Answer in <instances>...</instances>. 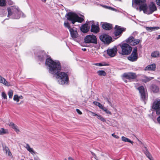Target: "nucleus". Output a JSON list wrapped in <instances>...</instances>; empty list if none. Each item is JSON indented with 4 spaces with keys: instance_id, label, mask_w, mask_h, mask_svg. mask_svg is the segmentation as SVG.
Returning a JSON list of instances; mask_svg holds the SVG:
<instances>
[{
    "instance_id": "nucleus-42",
    "label": "nucleus",
    "mask_w": 160,
    "mask_h": 160,
    "mask_svg": "<svg viewBox=\"0 0 160 160\" xmlns=\"http://www.w3.org/2000/svg\"><path fill=\"white\" fill-rule=\"evenodd\" d=\"M91 152L92 155L97 160H99V158L94 153L92 152Z\"/></svg>"
},
{
    "instance_id": "nucleus-35",
    "label": "nucleus",
    "mask_w": 160,
    "mask_h": 160,
    "mask_svg": "<svg viewBox=\"0 0 160 160\" xmlns=\"http://www.w3.org/2000/svg\"><path fill=\"white\" fill-rule=\"evenodd\" d=\"M13 91L12 90H9L8 92V95L10 98H11L13 96Z\"/></svg>"
},
{
    "instance_id": "nucleus-8",
    "label": "nucleus",
    "mask_w": 160,
    "mask_h": 160,
    "mask_svg": "<svg viewBox=\"0 0 160 160\" xmlns=\"http://www.w3.org/2000/svg\"><path fill=\"white\" fill-rule=\"evenodd\" d=\"M137 52V48L135 47L133 48L131 54L128 57V59L132 62L136 61L138 58Z\"/></svg>"
},
{
    "instance_id": "nucleus-20",
    "label": "nucleus",
    "mask_w": 160,
    "mask_h": 160,
    "mask_svg": "<svg viewBox=\"0 0 160 160\" xmlns=\"http://www.w3.org/2000/svg\"><path fill=\"white\" fill-rule=\"evenodd\" d=\"M25 148L27 149V150L32 155H34L36 153L35 151L33 150V149L31 148L30 145L28 144H26V146H25Z\"/></svg>"
},
{
    "instance_id": "nucleus-21",
    "label": "nucleus",
    "mask_w": 160,
    "mask_h": 160,
    "mask_svg": "<svg viewBox=\"0 0 160 160\" xmlns=\"http://www.w3.org/2000/svg\"><path fill=\"white\" fill-rule=\"evenodd\" d=\"M90 27L88 24H85L81 28V31L84 33L87 32L89 30Z\"/></svg>"
},
{
    "instance_id": "nucleus-51",
    "label": "nucleus",
    "mask_w": 160,
    "mask_h": 160,
    "mask_svg": "<svg viewBox=\"0 0 160 160\" xmlns=\"http://www.w3.org/2000/svg\"><path fill=\"white\" fill-rule=\"evenodd\" d=\"M82 50L84 51H86V48H82Z\"/></svg>"
},
{
    "instance_id": "nucleus-59",
    "label": "nucleus",
    "mask_w": 160,
    "mask_h": 160,
    "mask_svg": "<svg viewBox=\"0 0 160 160\" xmlns=\"http://www.w3.org/2000/svg\"><path fill=\"white\" fill-rule=\"evenodd\" d=\"M65 160H66V159H65Z\"/></svg>"
},
{
    "instance_id": "nucleus-5",
    "label": "nucleus",
    "mask_w": 160,
    "mask_h": 160,
    "mask_svg": "<svg viewBox=\"0 0 160 160\" xmlns=\"http://www.w3.org/2000/svg\"><path fill=\"white\" fill-rule=\"evenodd\" d=\"M146 7L145 8L143 9L142 11L144 13L147 14H152L157 10L155 4L153 2L150 3L148 7L146 4Z\"/></svg>"
},
{
    "instance_id": "nucleus-3",
    "label": "nucleus",
    "mask_w": 160,
    "mask_h": 160,
    "mask_svg": "<svg viewBox=\"0 0 160 160\" xmlns=\"http://www.w3.org/2000/svg\"><path fill=\"white\" fill-rule=\"evenodd\" d=\"M82 17H79L76 13L73 12H68L67 15V19L71 22L72 24H74L76 22L81 23L83 21L84 19L82 17L84 16H82Z\"/></svg>"
},
{
    "instance_id": "nucleus-41",
    "label": "nucleus",
    "mask_w": 160,
    "mask_h": 160,
    "mask_svg": "<svg viewBox=\"0 0 160 160\" xmlns=\"http://www.w3.org/2000/svg\"><path fill=\"white\" fill-rule=\"evenodd\" d=\"M64 26L66 27L69 30H70V29H71L72 28H70V26L69 25V24L68 22H65L64 23Z\"/></svg>"
},
{
    "instance_id": "nucleus-23",
    "label": "nucleus",
    "mask_w": 160,
    "mask_h": 160,
    "mask_svg": "<svg viewBox=\"0 0 160 160\" xmlns=\"http://www.w3.org/2000/svg\"><path fill=\"white\" fill-rule=\"evenodd\" d=\"M9 125L17 133H18L20 132V130L18 127L12 122H10Z\"/></svg>"
},
{
    "instance_id": "nucleus-57",
    "label": "nucleus",
    "mask_w": 160,
    "mask_h": 160,
    "mask_svg": "<svg viewBox=\"0 0 160 160\" xmlns=\"http://www.w3.org/2000/svg\"><path fill=\"white\" fill-rule=\"evenodd\" d=\"M153 160L152 159H151V160Z\"/></svg>"
},
{
    "instance_id": "nucleus-25",
    "label": "nucleus",
    "mask_w": 160,
    "mask_h": 160,
    "mask_svg": "<svg viewBox=\"0 0 160 160\" xmlns=\"http://www.w3.org/2000/svg\"><path fill=\"white\" fill-rule=\"evenodd\" d=\"M152 91L155 93L158 92L159 91V88L156 85H152L151 87Z\"/></svg>"
},
{
    "instance_id": "nucleus-49",
    "label": "nucleus",
    "mask_w": 160,
    "mask_h": 160,
    "mask_svg": "<svg viewBox=\"0 0 160 160\" xmlns=\"http://www.w3.org/2000/svg\"><path fill=\"white\" fill-rule=\"evenodd\" d=\"M68 160H73V159L72 158L69 157L68 158Z\"/></svg>"
},
{
    "instance_id": "nucleus-46",
    "label": "nucleus",
    "mask_w": 160,
    "mask_h": 160,
    "mask_svg": "<svg viewBox=\"0 0 160 160\" xmlns=\"http://www.w3.org/2000/svg\"><path fill=\"white\" fill-rule=\"evenodd\" d=\"M77 113L80 114V115H81L82 114V112L78 109H77L76 110Z\"/></svg>"
},
{
    "instance_id": "nucleus-55",
    "label": "nucleus",
    "mask_w": 160,
    "mask_h": 160,
    "mask_svg": "<svg viewBox=\"0 0 160 160\" xmlns=\"http://www.w3.org/2000/svg\"><path fill=\"white\" fill-rule=\"evenodd\" d=\"M44 2H45V1H46V0H44Z\"/></svg>"
},
{
    "instance_id": "nucleus-1",
    "label": "nucleus",
    "mask_w": 160,
    "mask_h": 160,
    "mask_svg": "<svg viewBox=\"0 0 160 160\" xmlns=\"http://www.w3.org/2000/svg\"><path fill=\"white\" fill-rule=\"evenodd\" d=\"M46 64L49 67V72L53 75H56V78L59 84L66 85L68 83V75L63 72H60L61 67L59 62L54 61L51 58H48L46 61Z\"/></svg>"
},
{
    "instance_id": "nucleus-45",
    "label": "nucleus",
    "mask_w": 160,
    "mask_h": 160,
    "mask_svg": "<svg viewBox=\"0 0 160 160\" xmlns=\"http://www.w3.org/2000/svg\"><path fill=\"white\" fill-rule=\"evenodd\" d=\"M6 151L7 152H8V154L9 155H10L11 154V153L10 152L9 150H8V148H6Z\"/></svg>"
},
{
    "instance_id": "nucleus-39",
    "label": "nucleus",
    "mask_w": 160,
    "mask_h": 160,
    "mask_svg": "<svg viewBox=\"0 0 160 160\" xmlns=\"http://www.w3.org/2000/svg\"><path fill=\"white\" fill-rule=\"evenodd\" d=\"M105 100L107 101V102H108L109 104L112 107H113V105L112 103V102L110 101V99H108V98H106L105 99Z\"/></svg>"
},
{
    "instance_id": "nucleus-9",
    "label": "nucleus",
    "mask_w": 160,
    "mask_h": 160,
    "mask_svg": "<svg viewBox=\"0 0 160 160\" xmlns=\"http://www.w3.org/2000/svg\"><path fill=\"white\" fill-rule=\"evenodd\" d=\"M126 42L131 45L135 46L140 42V40L139 39H135L133 37L131 36L126 40Z\"/></svg>"
},
{
    "instance_id": "nucleus-13",
    "label": "nucleus",
    "mask_w": 160,
    "mask_h": 160,
    "mask_svg": "<svg viewBox=\"0 0 160 160\" xmlns=\"http://www.w3.org/2000/svg\"><path fill=\"white\" fill-rule=\"evenodd\" d=\"M117 52V48L114 47L112 48L108 49L107 50V53L108 55L111 57H114Z\"/></svg>"
},
{
    "instance_id": "nucleus-50",
    "label": "nucleus",
    "mask_w": 160,
    "mask_h": 160,
    "mask_svg": "<svg viewBox=\"0 0 160 160\" xmlns=\"http://www.w3.org/2000/svg\"><path fill=\"white\" fill-rule=\"evenodd\" d=\"M160 39V35H159L158 37L157 38V39Z\"/></svg>"
},
{
    "instance_id": "nucleus-19",
    "label": "nucleus",
    "mask_w": 160,
    "mask_h": 160,
    "mask_svg": "<svg viewBox=\"0 0 160 160\" xmlns=\"http://www.w3.org/2000/svg\"><path fill=\"white\" fill-rule=\"evenodd\" d=\"M156 68V64L153 63L152 64L148 65L146 67L144 68L145 71L149 70V71H155Z\"/></svg>"
},
{
    "instance_id": "nucleus-30",
    "label": "nucleus",
    "mask_w": 160,
    "mask_h": 160,
    "mask_svg": "<svg viewBox=\"0 0 160 160\" xmlns=\"http://www.w3.org/2000/svg\"><path fill=\"white\" fill-rule=\"evenodd\" d=\"M122 140L124 142H130L132 144L133 143V142L131 141L129 139H128L127 138H126L124 136H122L121 137Z\"/></svg>"
},
{
    "instance_id": "nucleus-24",
    "label": "nucleus",
    "mask_w": 160,
    "mask_h": 160,
    "mask_svg": "<svg viewBox=\"0 0 160 160\" xmlns=\"http://www.w3.org/2000/svg\"><path fill=\"white\" fill-rule=\"evenodd\" d=\"M102 27L105 29L107 30H110L112 28V25L110 24L105 23L102 25Z\"/></svg>"
},
{
    "instance_id": "nucleus-17",
    "label": "nucleus",
    "mask_w": 160,
    "mask_h": 160,
    "mask_svg": "<svg viewBox=\"0 0 160 160\" xmlns=\"http://www.w3.org/2000/svg\"><path fill=\"white\" fill-rule=\"evenodd\" d=\"M0 83L2 84L7 87L12 86V84L10 82L8 81L5 78L2 77L1 75H0Z\"/></svg>"
},
{
    "instance_id": "nucleus-6",
    "label": "nucleus",
    "mask_w": 160,
    "mask_h": 160,
    "mask_svg": "<svg viewBox=\"0 0 160 160\" xmlns=\"http://www.w3.org/2000/svg\"><path fill=\"white\" fill-rule=\"evenodd\" d=\"M122 49L121 54L123 55H128L131 52L132 48L128 44L123 43L120 45Z\"/></svg>"
},
{
    "instance_id": "nucleus-47",
    "label": "nucleus",
    "mask_w": 160,
    "mask_h": 160,
    "mask_svg": "<svg viewBox=\"0 0 160 160\" xmlns=\"http://www.w3.org/2000/svg\"><path fill=\"white\" fill-rule=\"evenodd\" d=\"M156 2L157 5L160 6V0H156Z\"/></svg>"
},
{
    "instance_id": "nucleus-43",
    "label": "nucleus",
    "mask_w": 160,
    "mask_h": 160,
    "mask_svg": "<svg viewBox=\"0 0 160 160\" xmlns=\"http://www.w3.org/2000/svg\"><path fill=\"white\" fill-rule=\"evenodd\" d=\"M89 112L91 113V115L93 116H97L98 114L92 112V111H89Z\"/></svg>"
},
{
    "instance_id": "nucleus-12",
    "label": "nucleus",
    "mask_w": 160,
    "mask_h": 160,
    "mask_svg": "<svg viewBox=\"0 0 160 160\" xmlns=\"http://www.w3.org/2000/svg\"><path fill=\"white\" fill-rule=\"evenodd\" d=\"M152 108L156 111L157 114H160V100L155 101L153 102Z\"/></svg>"
},
{
    "instance_id": "nucleus-54",
    "label": "nucleus",
    "mask_w": 160,
    "mask_h": 160,
    "mask_svg": "<svg viewBox=\"0 0 160 160\" xmlns=\"http://www.w3.org/2000/svg\"><path fill=\"white\" fill-rule=\"evenodd\" d=\"M125 81V82H127L125 80V81Z\"/></svg>"
},
{
    "instance_id": "nucleus-7",
    "label": "nucleus",
    "mask_w": 160,
    "mask_h": 160,
    "mask_svg": "<svg viewBox=\"0 0 160 160\" xmlns=\"http://www.w3.org/2000/svg\"><path fill=\"white\" fill-rule=\"evenodd\" d=\"M84 41L86 43H97L96 37L93 35L87 36L84 38Z\"/></svg>"
},
{
    "instance_id": "nucleus-38",
    "label": "nucleus",
    "mask_w": 160,
    "mask_h": 160,
    "mask_svg": "<svg viewBox=\"0 0 160 160\" xmlns=\"http://www.w3.org/2000/svg\"><path fill=\"white\" fill-rule=\"evenodd\" d=\"M94 65H96L98 66H108V64H103L102 63H96L94 64Z\"/></svg>"
},
{
    "instance_id": "nucleus-34",
    "label": "nucleus",
    "mask_w": 160,
    "mask_h": 160,
    "mask_svg": "<svg viewBox=\"0 0 160 160\" xmlns=\"http://www.w3.org/2000/svg\"><path fill=\"white\" fill-rule=\"evenodd\" d=\"M93 103L96 106L98 107L101 109L103 106L101 104L100 102H94Z\"/></svg>"
},
{
    "instance_id": "nucleus-14",
    "label": "nucleus",
    "mask_w": 160,
    "mask_h": 160,
    "mask_svg": "<svg viewBox=\"0 0 160 160\" xmlns=\"http://www.w3.org/2000/svg\"><path fill=\"white\" fill-rule=\"evenodd\" d=\"M123 77L124 78L128 79L129 80L133 79L136 78L137 76L135 73L133 72H128L124 73L123 74Z\"/></svg>"
},
{
    "instance_id": "nucleus-33",
    "label": "nucleus",
    "mask_w": 160,
    "mask_h": 160,
    "mask_svg": "<svg viewBox=\"0 0 160 160\" xmlns=\"http://www.w3.org/2000/svg\"><path fill=\"white\" fill-rule=\"evenodd\" d=\"M97 118L102 122H106V120L105 118L103 117L101 115L98 114L97 116Z\"/></svg>"
},
{
    "instance_id": "nucleus-26",
    "label": "nucleus",
    "mask_w": 160,
    "mask_h": 160,
    "mask_svg": "<svg viewBox=\"0 0 160 160\" xmlns=\"http://www.w3.org/2000/svg\"><path fill=\"white\" fill-rule=\"evenodd\" d=\"M23 97L22 95L18 96V95L16 94L14 95L13 96V99L14 101H16L17 102H18L20 99H22Z\"/></svg>"
},
{
    "instance_id": "nucleus-18",
    "label": "nucleus",
    "mask_w": 160,
    "mask_h": 160,
    "mask_svg": "<svg viewBox=\"0 0 160 160\" xmlns=\"http://www.w3.org/2000/svg\"><path fill=\"white\" fill-rule=\"evenodd\" d=\"M92 23L91 26V31L92 32H93L96 33H97L99 31V28L98 26L97 25H95L93 21H90Z\"/></svg>"
},
{
    "instance_id": "nucleus-10",
    "label": "nucleus",
    "mask_w": 160,
    "mask_h": 160,
    "mask_svg": "<svg viewBox=\"0 0 160 160\" xmlns=\"http://www.w3.org/2000/svg\"><path fill=\"white\" fill-rule=\"evenodd\" d=\"M100 39L104 43L109 44L112 40L111 37L106 34H103L100 36Z\"/></svg>"
},
{
    "instance_id": "nucleus-27",
    "label": "nucleus",
    "mask_w": 160,
    "mask_h": 160,
    "mask_svg": "<svg viewBox=\"0 0 160 160\" xmlns=\"http://www.w3.org/2000/svg\"><path fill=\"white\" fill-rule=\"evenodd\" d=\"M146 29L147 31L149 32H151L158 30L159 29V28L158 27H146Z\"/></svg>"
},
{
    "instance_id": "nucleus-48",
    "label": "nucleus",
    "mask_w": 160,
    "mask_h": 160,
    "mask_svg": "<svg viewBox=\"0 0 160 160\" xmlns=\"http://www.w3.org/2000/svg\"><path fill=\"white\" fill-rule=\"evenodd\" d=\"M157 119L158 122L160 123V116L157 118Z\"/></svg>"
},
{
    "instance_id": "nucleus-16",
    "label": "nucleus",
    "mask_w": 160,
    "mask_h": 160,
    "mask_svg": "<svg viewBox=\"0 0 160 160\" xmlns=\"http://www.w3.org/2000/svg\"><path fill=\"white\" fill-rule=\"evenodd\" d=\"M69 31L70 32L71 36L73 39H75L78 37V34L76 28L70 29Z\"/></svg>"
},
{
    "instance_id": "nucleus-28",
    "label": "nucleus",
    "mask_w": 160,
    "mask_h": 160,
    "mask_svg": "<svg viewBox=\"0 0 160 160\" xmlns=\"http://www.w3.org/2000/svg\"><path fill=\"white\" fill-rule=\"evenodd\" d=\"M8 133V131L7 129H4V128H0V135H3Z\"/></svg>"
},
{
    "instance_id": "nucleus-53",
    "label": "nucleus",
    "mask_w": 160,
    "mask_h": 160,
    "mask_svg": "<svg viewBox=\"0 0 160 160\" xmlns=\"http://www.w3.org/2000/svg\"><path fill=\"white\" fill-rule=\"evenodd\" d=\"M105 122H106V123H107V124H108V122H107L106 121Z\"/></svg>"
},
{
    "instance_id": "nucleus-29",
    "label": "nucleus",
    "mask_w": 160,
    "mask_h": 160,
    "mask_svg": "<svg viewBox=\"0 0 160 160\" xmlns=\"http://www.w3.org/2000/svg\"><path fill=\"white\" fill-rule=\"evenodd\" d=\"M154 78L153 77H148L147 76H144V78L142 79V81L145 82H149L151 80L153 79Z\"/></svg>"
},
{
    "instance_id": "nucleus-37",
    "label": "nucleus",
    "mask_w": 160,
    "mask_h": 160,
    "mask_svg": "<svg viewBox=\"0 0 160 160\" xmlns=\"http://www.w3.org/2000/svg\"><path fill=\"white\" fill-rule=\"evenodd\" d=\"M6 5L5 0H0V6H4Z\"/></svg>"
},
{
    "instance_id": "nucleus-22",
    "label": "nucleus",
    "mask_w": 160,
    "mask_h": 160,
    "mask_svg": "<svg viewBox=\"0 0 160 160\" xmlns=\"http://www.w3.org/2000/svg\"><path fill=\"white\" fill-rule=\"evenodd\" d=\"M151 57L153 58L160 57V52L157 50L154 51L151 53Z\"/></svg>"
},
{
    "instance_id": "nucleus-32",
    "label": "nucleus",
    "mask_w": 160,
    "mask_h": 160,
    "mask_svg": "<svg viewBox=\"0 0 160 160\" xmlns=\"http://www.w3.org/2000/svg\"><path fill=\"white\" fill-rule=\"evenodd\" d=\"M97 73L99 76H105L106 74V72L103 70H99L97 71Z\"/></svg>"
},
{
    "instance_id": "nucleus-2",
    "label": "nucleus",
    "mask_w": 160,
    "mask_h": 160,
    "mask_svg": "<svg viewBox=\"0 0 160 160\" xmlns=\"http://www.w3.org/2000/svg\"><path fill=\"white\" fill-rule=\"evenodd\" d=\"M8 12V17L12 16L16 19L20 18V15L22 14V17H25V15L21 11H20L18 8L16 6H11L7 8Z\"/></svg>"
},
{
    "instance_id": "nucleus-58",
    "label": "nucleus",
    "mask_w": 160,
    "mask_h": 160,
    "mask_svg": "<svg viewBox=\"0 0 160 160\" xmlns=\"http://www.w3.org/2000/svg\"><path fill=\"white\" fill-rule=\"evenodd\" d=\"M1 146V145L0 144V147Z\"/></svg>"
},
{
    "instance_id": "nucleus-36",
    "label": "nucleus",
    "mask_w": 160,
    "mask_h": 160,
    "mask_svg": "<svg viewBox=\"0 0 160 160\" xmlns=\"http://www.w3.org/2000/svg\"><path fill=\"white\" fill-rule=\"evenodd\" d=\"M145 154L150 160H151V159H152V156L149 153V152L147 150L145 152Z\"/></svg>"
},
{
    "instance_id": "nucleus-4",
    "label": "nucleus",
    "mask_w": 160,
    "mask_h": 160,
    "mask_svg": "<svg viewBox=\"0 0 160 160\" xmlns=\"http://www.w3.org/2000/svg\"><path fill=\"white\" fill-rule=\"evenodd\" d=\"M134 2L136 5H139V7L134 6L133 2L132 3V6L136 8L137 11L141 12L146 7V0H135Z\"/></svg>"
},
{
    "instance_id": "nucleus-52",
    "label": "nucleus",
    "mask_w": 160,
    "mask_h": 160,
    "mask_svg": "<svg viewBox=\"0 0 160 160\" xmlns=\"http://www.w3.org/2000/svg\"><path fill=\"white\" fill-rule=\"evenodd\" d=\"M109 8H110L111 10H114V9L113 8H112L109 7Z\"/></svg>"
},
{
    "instance_id": "nucleus-31",
    "label": "nucleus",
    "mask_w": 160,
    "mask_h": 160,
    "mask_svg": "<svg viewBox=\"0 0 160 160\" xmlns=\"http://www.w3.org/2000/svg\"><path fill=\"white\" fill-rule=\"evenodd\" d=\"M101 109L103 111L105 112L106 114L111 115H112L111 112L107 108L104 107V106Z\"/></svg>"
},
{
    "instance_id": "nucleus-40",
    "label": "nucleus",
    "mask_w": 160,
    "mask_h": 160,
    "mask_svg": "<svg viewBox=\"0 0 160 160\" xmlns=\"http://www.w3.org/2000/svg\"><path fill=\"white\" fill-rule=\"evenodd\" d=\"M1 96L4 99H7V95L4 92H2Z\"/></svg>"
},
{
    "instance_id": "nucleus-56",
    "label": "nucleus",
    "mask_w": 160,
    "mask_h": 160,
    "mask_svg": "<svg viewBox=\"0 0 160 160\" xmlns=\"http://www.w3.org/2000/svg\"><path fill=\"white\" fill-rule=\"evenodd\" d=\"M43 58H43L42 59V60L43 59Z\"/></svg>"
},
{
    "instance_id": "nucleus-11",
    "label": "nucleus",
    "mask_w": 160,
    "mask_h": 160,
    "mask_svg": "<svg viewBox=\"0 0 160 160\" xmlns=\"http://www.w3.org/2000/svg\"><path fill=\"white\" fill-rule=\"evenodd\" d=\"M140 94L141 98L142 100L145 101L147 98L144 88L143 86L139 87L138 88Z\"/></svg>"
},
{
    "instance_id": "nucleus-15",
    "label": "nucleus",
    "mask_w": 160,
    "mask_h": 160,
    "mask_svg": "<svg viewBox=\"0 0 160 160\" xmlns=\"http://www.w3.org/2000/svg\"><path fill=\"white\" fill-rule=\"evenodd\" d=\"M115 29V30L114 33L116 36L120 35L122 32L125 30V29L123 28H121V27L118 26H116Z\"/></svg>"
},
{
    "instance_id": "nucleus-44",
    "label": "nucleus",
    "mask_w": 160,
    "mask_h": 160,
    "mask_svg": "<svg viewBox=\"0 0 160 160\" xmlns=\"http://www.w3.org/2000/svg\"><path fill=\"white\" fill-rule=\"evenodd\" d=\"M112 136L113 137H114V138H117V139H118L119 138V137L116 135H115L114 133H112Z\"/></svg>"
}]
</instances>
